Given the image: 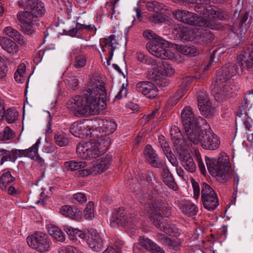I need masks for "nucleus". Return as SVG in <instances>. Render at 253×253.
Masks as SVG:
<instances>
[{"label":"nucleus","instance_id":"1","mask_svg":"<svg viewBox=\"0 0 253 253\" xmlns=\"http://www.w3.org/2000/svg\"><path fill=\"white\" fill-rule=\"evenodd\" d=\"M107 92L101 77L92 75L82 95H77L70 99L67 107L79 115L98 114L105 108Z\"/></svg>","mask_w":253,"mask_h":253},{"label":"nucleus","instance_id":"2","mask_svg":"<svg viewBox=\"0 0 253 253\" xmlns=\"http://www.w3.org/2000/svg\"><path fill=\"white\" fill-rule=\"evenodd\" d=\"M210 0H195L194 8L201 16L186 10L177 9L172 14L177 20L190 25L207 27L211 29L218 28V25L211 19L223 20L228 18L226 12L210 4Z\"/></svg>","mask_w":253,"mask_h":253},{"label":"nucleus","instance_id":"3","mask_svg":"<svg viewBox=\"0 0 253 253\" xmlns=\"http://www.w3.org/2000/svg\"><path fill=\"white\" fill-rule=\"evenodd\" d=\"M206 163L210 173L218 181L224 183L231 178V168L226 155H222L217 159L206 157Z\"/></svg>","mask_w":253,"mask_h":253},{"label":"nucleus","instance_id":"4","mask_svg":"<svg viewBox=\"0 0 253 253\" xmlns=\"http://www.w3.org/2000/svg\"><path fill=\"white\" fill-rule=\"evenodd\" d=\"M94 144L89 147L87 143H80L76 151L79 157L84 160L95 158L104 154L108 148V142L105 139L95 140Z\"/></svg>","mask_w":253,"mask_h":253},{"label":"nucleus","instance_id":"5","mask_svg":"<svg viewBox=\"0 0 253 253\" xmlns=\"http://www.w3.org/2000/svg\"><path fill=\"white\" fill-rule=\"evenodd\" d=\"M28 246L39 253H47L51 250L52 242L45 233L36 232L27 237Z\"/></svg>","mask_w":253,"mask_h":253},{"label":"nucleus","instance_id":"6","mask_svg":"<svg viewBox=\"0 0 253 253\" xmlns=\"http://www.w3.org/2000/svg\"><path fill=\"white\" fill-rule=\"evenodd\" d=\"M21 31L26 34L32 35L35 33L38 18L27 10L25 12H20L17 14Z\"/></svg>","mask_w":253,"mask_h":253},{"label":"nucleus","instance_id":"7","mask_svg":"<svg viewBox=\"0 0 253 253\" xmlns=\"http://www.w3.org/2000/svg\"><path fill=\"white\" fill-rule=\"evenodd\" d=\"M101 125L93 131V136L96 137V140L105 139L108 142L109 145V137L108 136L112 133L116 129L117 125L114 121L108 120H101L98 123Z\"/></svg>","mask_w":253,"mask_h":253},{"label":"nucleus","instance_id":"8","mask_svg":"<svg viewBox=\"0 0 253 253\" xmlns=\"http://www.w3.org/2000/svg\"><path fill=\"white\" fill-rule=\"evenodd\" d=\"M160 40L155 42H149L146 47L148 52L152 55L160 58L170 59L172 56L171 53L166 49L167 42L164 40V42H160Z\"/></svg>","mask_w":253,"mask_h":253},{"label":"nucleus","instance_id":"9","mask_svg":"<svg viewBox=\"0 0 253 253\" xmlns=\"http://www.w3.org/2000/svg\"><path fill=\"white\" fill-rule=\"evenodd\" d=\"M145 210L154 220L153 223L155 226L163 231L167 221L163 218L162 216V214H163L162 210L160 207H158L155 201L153 200L151 203H149L148 206L145 207Z\"/></svg>","mask_w":253,"mask_h":253},{"label":"nucleus","instance_id":"10","mask_svg":"<svg viewBox=\"0 0 253 253\" xmlns=\"http://www.w3.org/2000/svg\"><path fill=\"white\" fill-rule=\"evenodd\" d=\"M166 6L156 1L148 2L146 4V8L150 11L154 12L149 15L148 19L152 23H162L165 20L164 11Z\"/></svg>","mask_w":253,"mask_h":253},{"label":"nucleus","instance_id":"11","mask_svg":"<svg viewBox=\"0 0 253 253\" xmlns=\"http://www.w3.org/2000/svg\"><path fill=\"white\" fill-rule=\"evenodd\" d=\"M201 146L206 150H215L220 144L219 138L210 128H206L203 131Z\"/></svg>","mask_w":253,"mask_h":253},{"label":"nucleus","instance_id":"12","mask_svg":"<svg viewBox=\"0 0 253 253\" xmlns=\"http://www.w3.org/2000/svg\"><path fill=\"white\" fill-rule=\"evenodd\" d=\"M137 215L131 214L128 217L126 212L122 208H120L114 212L110 219L111 223H115L117 225L124 226L129 223L134 224L138 221Z\"/></svg>","mask_w":253,"mask_h":253},{"label":"nucleus","instance_id":"13","mask_svg":"<svg viewBox=\"0 0 253 253\" xmlns=\"http://www.w3.org/2000/svg\"><path fill=\"white\" fill-rule=\"evenodd\" d=\"M197 101L199 109L202 115L206 117H210L213 115L214 109L212 107L207 95L204 92H197Z\"/></svg>","mask_w":253,"mask_h":253},{"label":"nucleus","instance_id":"14","mask_svg":"<svg viewBox=\"0 0 253 253\" xmlns=\"http://www.w3.org/2000/svg\"><path fill=\"white\" fill-rule=\"evenodd\" d=\"M136 90L147 98H154L158 94L157 87L152 83L148 81H142L136 85Z\"/></svg>","mask_w":253,"mask_h":253},{"label":"nucleus","instance_id":"15","mask_svg":"<svg viewBox=\"0 0 253 253\" xmlns=\"http://www.w3.org/2000/svg\"><path fill=\"white\" fill-rule=\"evenodd\" d=\"M117 42L115 35H111L108 38L101 39L100 45L103 52L108 51L109 56L107 59V64L110 65V61L113 56L114 51L116 48Z\"/></svg>","mask_w":253,"mask_h":253},{"label":"nucleus","instance_id":"16","mask_svg":"<svg viewBox=\"0 0 253 253\" xmlns=\"http://www.w3.org/2000/svg\"><path fill=\"white\" fill-rule=\"evenodd\" d=\"M199 124L184 127L185 133L190 142L195 145L201 143L203 139V131L199 127Z\"/></svg>","mask_w":253,"mask_h":253},{"label":"nucleus","instance_id":"17","mask_svg":"<svg viewBox=\"0 0 253 253\" xmlns=\"http://www.w3.org/2000/svg\"><path fill=\"white\" fill-rule=\"evenodd\" d=\"M86 242L88 247L95 252H99L103 247L101 237L94 229H91L88 231Z\"/></svg>","mask_w":253,"mask_h":253},{"label":"nucleus","instance_id":"18","mask_svg":"<svg viewBox=\"0 0 253 253\" xmlns=\"http://www.w3.org/2000/svg\"><path fill=\"white\" fill-rule=\"evenodd\" d=\"M238 59L243 68L253 67V42L238 55Z\"/></svg>","mask_w":253,"mask_h":253},{"label":"nucleus","instance_id":"19","mask_svg":"<svg viewBox=\"0 0 253 253\" xmlns=\"http://www.w3.org/2000/svg\"><path fill=\"white\" fill-rule=\"evenodd\" d=\"M88 121H83L74 123L70 128V132L76 137L84 138L89 134Z\"/></svg>","mask_w":253,"mask_h":253},{"label":"nucleus","instance_id":"20","mask_svg":"<svg viewBox=\"0 0 253 253\" xmlns=\"http://www.w3.org/2000/svg\"><path fill=\"white\" fill-rule=\"evenodd\" d=\"M179 154V160L182 166L189 172H193L196 169V166L194 161L190 155L185 150L181 149L177 151Z\"/></svg>","mask_w":253,"mask_h":253},{"label":"nucleus","instance_id":"21","mask_svg":"<svg viewBox=\"0 0 253 253\" xmlns=\"http://www.w3.org/2000/svg\"><path fill=\"white\" fill-rule=\"evenodd\" d=\"M181 116L184 128L199 124L200 120H203L201 117L195 118L191 108L187 106L184 108Z\"/></svg>","mask_w":253,"mask_h":253},{"label":"nucleus","instance_id":"22","mask_svg":"<svg viewBox=\"0 0 253 253\" xmlns=\"http://www.w3.org/2000/svg\"><path fill=\"white\" fill-rule=\"evenodd\" d=\"M26 9L37 18L44 14V4L39 0H28L26 2Z\"/></svg>","mask_w":253,"mask_h":253},{"label":"nucleus","instance_id":"23","mask_svg":"<svg viewBox=\"0 0 253 253\" xmlns=\"http://www.w3.org/2000/svg\"><path fill=\"white\" fill-rule=\"evenodd\" d=\"M170 134L173 142V146L175 149L177 151L183 149V148L186 146V144L183 139L179 128L175 126H172L170 130Z\"/></svg>","mask_w":253,"mask_h":253},{"label":"nucleus","instance_id":"24","mask_svg":"<svg viewBox=\"0 0 253 253\" xmlns=\"http://www.w3.org/2000/svg\"><path fill=\"white\" fill-rule=\"evenodd\" d=\"M177 204L182 212L188 217L193 218L198 212V207L190 201H182Z\"/></svg>","mask_w":253,"mask_h":253},{"label":"nucleus","instance_id":"25","mask_svg":"<svg viewBox=\"0 0 253 253\" xmlns=\"http://www.w3.org/2000/svg\"><path fill=\"white\" fill-rule=\"evenodd\" d=\"M0 45L10 55H15L19 51V46L17 43L6 37H0Z\"/></svg>","mask_w":253,"mask_h":253},{"label":"nucleus","instance_id":"26","mask_svg":"<svg viewBox=\"0 0 253 253\" xmlns=\"http://www.w3.org/2000/svg\"><path fill=\"white\" fill-rule=\"evenodd\" d=\"M180 40L183 42L193 41L196 37V32L190 28L184 27L182 25H177L175 27Z\"/></svg>","mask_w":253,"mask_h":253},{"label":"nucleus","instance_id":"27","mask_svg":"<svg viewBox=\"0 0 253 253\" xmlns=\"http://www.w3.org/2000/svg\"><path fill=\"white\" fill-rule=\"evenodd\" d=\"M144 154L147 162L150 165L155 168H160L161 164L159 162V158L151 145H146Z\"/></svg>","mask_w":253,"mask_h":253},{"label":"nucleus","instance_id":"28","mask_svg":"<svg viewBox=\"0 0 253 253\" xmlns=\"http://www.w3.org/2000/svg\"><path fill=\"white\" fill-rule=\"evenodd\" d=\"M139 241V244L142 247L150 251L152 253H165V251L162 248L147 238L141 237Z\"/></svg>","mask_w":253,"mask_h":253},{"label":"nucleus","instance_id":"29","mask_svg":"<svg viewBox=\"0 0 253 253\" xmlns=\"http://www.w3.org/2000/svg\"><path fill=\"white\" fill-rule=\"evenodd\" d=\"M3 33L20 45H25L27 43V39L20 33L11 27H5L3 30Z\"/></svg>","mask_w":253,"mask_h":253},{"label":"nucleus","instance_id":"30","mask_svg":"<svg viewBox=\"0 0 253 253\" xmlns=\"http://www.w3.org/2000/svg\"><path fill=\"white\" fill-rule=\"evenodd\" d=\"M216 85L219 91V93L227 97H231L236 89V86L232 81Z\"/></svg>","mask_w":253,"mask_h":253},{"label":"nucleus","instance_id":"31","mask_svg":"<svg viewBox=\"0 0 253 253\" xmlns=\"http://www.w3.org/2000/svg\"><path fill=\"white\" fill-rule=\"evenodd\" d=\"M60 213L65 216L73 219H79L82 217V213L78 209L69 205H65L60 208Z\"/></svg>","mask_w":253,"mask_h":253},{"label":"nucleus","instance_id":"32","mask_svg":"<svg viewBox=\"0 0 253 253\" xmlns=\"http://www.w3.org/2000/svg\"><path fill=\"white\" fill-rule=\"evenodd\" d=\"M15 181V178L11 174V172L4 170L0 176V188L2 191H6L7 187L13 183Z\"/></svg>","mask_w":253,"mask_h":253},{"label":"nucleus","instance_id":"33","mask_svg":"<svg viewBox=\"0 0 253 253\" xmlns=\"http://www.w3.org/2000/svg\"><path fill=\"white\" fill-rule=\"evenodd\" d=\"M160 62L152 57H146L144 63L151 66L148 70V76L150 79H153L158 76V68Z\"/></svg>","mask_w":253,"mask_h":253},{"label":"nucleus","instance_id":"34","mask_svg":"<svg viewBox=\"0 0 253 253\" xmlns=\"http://www.w3.org/2000/svg\"><path fill=\"white\" fill-rule=\"evenodd\" d=\"M157 77L170 76L174 72V70L167 61H162L159 64Z\"/></svg>","mask_w":253,"mask_h":253},{"label":"nucleus","instance_id":"35","mask_svg":"<svg viewBox=\"0 0 253 253\" xmlns=\"http://www.w3.org/2000/svg\"><path fill=\"white\" fill-rule=\"evenodd\" d=\"M163 182L170 189L175 191L177 186L174 181V178L168 169H164L162 173Z\"/></svg>","mask_w":253,"mask_h":253},{"label":"nucleus","instance_id":"36","mask_svg":"<svg viewBox=\"0 0 253 253\" xmlns=\"http://www.w3.org/2000/svg\"><path fill=\"white\" fill-rule=\"evenodd\" d=\"M176 49L182 54L188 56H194L199 53V50L194 46L175 44Z\"/></svg>","mask_w":253,"mask_h":253},{"label":"nucleus","instance_id":"37","mask_svg":"<svg viewBox=\"0 0 253 253\" xmlns=\"http://www.w3.org/2000/svg\"><path fill=\"white\" fill-rule=\"evenodd\" d=\"M48 233L56 240L63 242L65 241V237L62 231L58 227L53 224H50L48 226Z\"/></svg>","mask_w":253,"mask_h":253},{"label":"nucleus","instance_id":"38","mask_svg":"<svg viewBox=\"0 0 253 253\" xmlns=\"http://www.w3.org/2000/svg\"><path fill=\"white\" fill-rule=\"evenodd\" d=\"M196 37L201 42L207 43L211 42L213 40V35L211 32L204 28L200 29L196 32Z\"/></svg>","mask_w":253,"mask_h":253},{"label":"nucleus","instance_id":"39","mask_svg":"<svg viewBox=\"0 0 253 253\" xmlns=\"http://www.w3.org/2000/svg\"><path fill=\"white\" fill-rule=\"evenodd\" d=\"M191 82V79L189 77L184 79L182 82V87L179 89L176 94L172 96L170 99L171 102L174 101L176 103L183 96L184 93L186 91L188 86Z\"/></svg>","mask_w":253,"mask_h":253},{"label":"nucleus","instance_id":"40","mask_svg":"<svg viewBox=\"0 0 253 253\" xmlns=\"http://www.w3.org/2000/svg\"><path fill=\"white\" fill-rule=\"evenodd\" d=\"M201 201L204 207L209 211L214 210L218 205L217 196L201 198Z\"/></svg>","mask_w":253,"mask_h":253},{"label":"nucleus","instance_id":"41","mask_svg":"<svg viewBox=\"0 0 253 253\" xmlns=\"http://www.w3.org/2000/svg\"><path fill=\"white\" fill-rule=\"evenodd\" d=\"M124 247V242L117 240L113 246H109L102 253H123Z\"/></svg>","mask_w":253,"mask_h":253},{"label":"nucleus","instance_id":"42","mask_svg":"<svg viewBox=\"0 0 253 253\" xmlns=\"http://www.w3.org/2000/svg\"><path fill=\"white\" fill-rule=\"evenodd\" d=\"M26 65L24 63L20 64L14 73V77L16 82L22 83L25 80Z\"/></svg>","mask_w":253,"mask_h":253},{"label":"nucleus","instance_id":"43","mask_svg":"<svg viewBox=\"0 0 253 253\" xmlns=\"http://www.w3.org/2000/svg\"><path fill=\"white\" fill-rule=\"evenodd\" d=\"M64 166L68 170L75 171L85 167L86 164L84 161H70L65 162Z\"/></svg>","mask_w":253,"mask_h":253},{"label":"nucleus","instance_id":"44","mask_svg":"<svg viewBox=\"0 0 253 253\" xmlns=\"http://www.w3.org/2000/svg\"><path fill=\"white\" fill-rule=\"evenodd\" d=\"M96 29L95 28L93 25H85L80 23H77L75 28L70 30L69 31V34L72 37H75L77 35V34L80 33V31L83 29L87 30V31H91L93 29Z\"/></svg>","mask_w":253,"mask_h":253},{"label":"nucleus","instance_id":"45","mask_svg":"<svg viewBox=\"0 0 253 253\" xmlns=\"http://www.w3.org/2000/svg\"><path fill=\"white\" fill-rule=\"evenodd\" d=\"M18 116L19 113L15 109L8 108L5 111L4 118L7 123L12 124L17 120Z\"/></svg>","mask_w":253,"mask_h":253},{"label":"nucleus","instance_id":"46","mask_svg":"<svg viewBox=\"0 0 253 253\" xmlns=\"http://www.w3.org/2000/svg\"><path fill=\"white\" fill-rule=\"evenodd\" d=\"M54 139L55 143L60 147L67 145L69 142L68 136L63 132L56 133L54 134Z\"/></svg>","mask_w":253,"mask_h":253},{"label":"nucleus","instance_id":"47","mask_svg":"<svg viewBox=\"0 0 253 253\" xmlns=\"http://www.w3.org/2000/svg\"><path fill=\"white\" fill-rule=\"evenodd\" d=\"M15 137L14 131L9 126H5L4 129L0 132V140L6 141L11 140Z\"/></svg>","mask_w":253,"mask_h":253},{"label":"nucleus","instance_id":"48","mask_svg":"<svg viewBox=\"0 0 253 253\" xmlns=\"http://www.w3.org/2000/svg\"><path fill=\"white\" fill-rule=\"evenodd\" d=\"M221 69L224 72V73L227 74L230 78H232L237 73L238 67L234 63H227Z\"/></svg>","mask_w":253,"mask_h":253},{"label":"nucleus","instance_id":"49","mask_svg":"<svg viewBox=\"0 0 253 253\" xmlns=\"http://www.w3.org/2000/svg\"><path fill=\"white\" fill-rule=\"evenodd\" d=\"M41 143L40 140L38 139L37 142L28 149H25L26 157L34 159L38 155L39 145Z\"/></svg>","mask_w":253,"mask_h":253},{"label":"nucleus","instance_id":"50","mask_svg":"<svg viewBox=\"0 0 253 253\" xmlns=\"http://www.w3.org/2000/svg\"><path fill=\"white\" fill-rule=\"evenodd\" d=\"M224 72L221 69L216 72L215 77L216 85L231 81H230L231 78H230L227 74Z\"/></svg>","mask_w":253,"mask_h":253},{"label":"nucleus","instance_id":"51","mask_svg":"<svg viewBox=\"0 0 253 253\" xmlns=\"http://www.w3.org/2000/svg\"><path fill=\"white\" fill-rule=\"evenodd\" d=\"M119 1V0H109V1L107 2L103 11L104 12L106 9L107 12L105 13L104 15L106 16L111 15V19H112L113 16L115 13V4Z\"/></svg>","mask_w":253,"mask_h":253},{"label":"nucleus","instance_id":"52","mask_svg":"<svg viewBox=\"0 0 253 253\" xmlns=\"http://www.w3.org/2000/svg\"><path fill=\"white\" fill-rule=\"evenodd\" d=\"M216 194L213 189L207 183L204 182L202 184L201 191V198L216 196Z\"/></svg>","mask_w":253,"mask_h":253},{"label":"nucleus","instance_id":"53","mask_svg":"<svg viewBox=\"0 0 253 253\" xmlns=\"http://www.w3.org/2000/svg\"><path fill=\"white\" fill-rule=\"evenodd\" d=\"M65 83L68 89L73 91L78 88L79 80L75 76H69L66 80Z\"/></svg>","mask_w":253,"mask_h":253},{"label":"nucleus","instance_id":"54","mask_svg":"<svg viewBox=\"0 0 253 253\" xmlns=\"http://www.w3.org/2000/svg\"><path fill=\"white\" fill-rule=\"evenodd\" d=\"M165 246L171 251L176 252L180 249L181 241L180 239L172 240L169 238Z\"/></svg>","mask_w":253,"mask_h":253},{"label":"nucleus","instance_id":"55","mask_svg":"<svg viewBox=\"0 0 253 253\" xmlns=\"http://www.w3.org/2000/svg\"><path fill=\"white\" fill-rule=\"evenodd\" d=\"M143 36L146 39L150 40V42H155L156 41H159L160 42H164V39L157 35L153 31L150 30H146L143 33Z\"/></svg>","mask_w":253,"mask_h":253},{"label":"nucleus","instance_id":"56","mask_svg":"<svg viewBox=\"0 0 253 253\" xmlns=\"http://www.w3.org/2000/svg\"><path fill=\"white\" fill-rule=\"evenodd\" d=\"M86 58L83 54L76 55L75 61L73 62V66L75 68L83 67L86 64Z\"/></svg>","mask_w":253,"mask_h":253},{"label":"nucleus","instance_id":"57","mask_svg":"<svg viewBox=\"0 0 253 253\" xmlns=\"http://www.w3.org/2000/svg\"><path fill=\"white\" fill-rule=\"evenodd\" d=\"M163 232L169 235L176 236L177 233V229L174 224L167 221L165 226Z\"/></svg>","mask_w":253,"mask_h":253},{"label":"nucleus","instance_id":"58","mask_svg":"<svg viewBox=\"0 0 253 253\" xmlns=\"http://www.w3.org/2000/svg\"><path fill=\"white\" fill-rule=\"evenodd\" d=\"M11 151L0 148V161L2 164L6 161H12Z\"/></svg>","mask_w":253,"mask_h":253},{"label":"nucleus","instance_id":"59","mask_svg":"<svg viewBox=\"0 0 253 253\" xmlns=\"http://www.w3.org/2000/svg\"><path fill=\"white\" fill-rule=\"evenodd\" d=\"M138 177L141 180H146L149 182L154 184L153 181H156V178L152 172L147 171L139 173Z\"/></svg>","mask_w":253,"mask_h":253},{"label":"nucleus","instance_id":"60","mask_svg":"<svg viewBox=\"0 0 253 253\" xmlns=\"http://www.w3.org/2000/svg\"><path fill=\"white\" fill-rule=\"evenodd\" d=\"M244 104L241 105L239 107L238 110L237 112V115L239 117H241L243 115H245V116H247L246 108H248V110L249 111V106L250 105V108L251 107V104L248 103V100L247 97L244 98Z\"/></svg>","mask_w":253,"mask_h":253},{"label":"nucleus","instance_id":"61","mask_svg":"<svg viewBox=\"0 0 253 253\" xmlns=\"http://www.w3.org/2000/svg\"><path fill=\"white\" fill-rule=\"evenodd\" d=\"M93 203L89 202L84 210V216L86 219H91L94 216Z\"/></svg>","mask_w":253,"mask_h":253},{"label":"nucleus","instance_id":"62","mask_svg":"<svg viewBox=\"0 0 253 253\" xmlns=\"http://www.w3.org/2000/svg\"><path fill=\"white\" fill-rule=\"evenodd\" d=\"M137 180L136 178H132L130 180L128 179L126 181V185L134 193H138L139 186L137 183Z\"/></svg>","mask_w":253,"mask_h":253},{"label":"nucleus","instance_id":"63","mask_svg":"<svg viewBox=\"0 0 253 253\" xmlns=\"http://www.w3.org/2000/svg\"><path fill=\"white\" fill-rule=\"evenodd\" d=\"M110 161L111 160L110 158L102 157L98 160L96 162L98 164V166L100 167L103 171H104L109 168Z\"/></svg>","mask_w":253,"mask_h":253},{"label":"nucleus","instance_id":"64","mask_svg":"<svg viewBox=\"0 0 253 253\" xmlns=\"http://www.w3.org/2000/svg\"><path fill=\"white\" fill-rule=\"evenodd\" d=\"M159 145L162 148L164 153L166 152L168 153L170 149L168 143L166 141L165 138L163 135H160L158 138Z\"/></svg>","mask_w":253,"mask_h":253}]
</instances>
